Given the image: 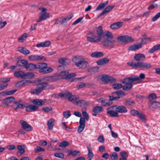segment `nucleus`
I'll list each match as a JSON object with an SVG mask.
<instances>
[{
  "instance_id": "obj_1",
  "label": "nucleus",
  "mask_w": 160,
  "mask_h": 160,
  "mask_svg": "<svg viewBox=\"0 0 160 160\" xmlns=\"http://www.w3.org/2000/svg\"><path fill=\"white\" fill-rule=\"evenodd\" d=\"M103 38L104 39L101 42L102 44L104 47L110 48H113L115 40L113 39L112 34L110 32L106 31L104 32Z\"/></svg>"
},
{
  "instance_id": "obj_2",
  "label": "nucleus",
  "mask_w": 160,
  "mask_h": 160,
  "mask_svg": "<svg viewBox=\"0 0 160 160\" xmlns=\"http://www.w3.org/2000/svg\"><path fill=\"white\" fill-rule=\"evenodd\" d=\"M127 64L129 66L137 68L148 69L152 67V66L149 63L142 62H136L133 63L132 62L128 63Z\"/></svg>"
},
{
  "instance_id": "obj_3",
  "label": "nucleus",
  "mask_w": 160,
  "mask_h": 160,
  "mask_svg": "<svg viewBox=\"0 0 160 160\" xmlns=\"http://www.w3.org/2000/svg\"><path fill=\"white\" fill-rule=\"evenodd\" d=\"M49 86V83L47 82H42L37 84L35 89L31 91V93L38 95L41 93L46 88Z\"/></svg>"
},
{
  "instance_id": "obj_4",
  "label": "nucleus",
  "mask_w": 160,
  "mask_h": 160,
  "mask_svg": "<svg viewBox=\"0 0 160 160\" xmlns=\"http://www.w3.org/2000/svg\"><path fill=\"white\" fill-rule=\"evenodd\" d=\"M36 69H39V72L43 74L50 73L52 71L53 69L51 67H48L45 63H39L36 64Z\"/></svg>"
},
{
  "instance_id": "obj_5",
  "label": "nucleus",
  "mask_w": 160,
  "mask_h": 160,
  "mask_svg": "<svg viewBox=\"0 0 160 160\" xmlns=\"http://www.w3.org/2000/svg\"><path fill=\"white\" fill-rule=\"evenodd\" d=\"M39 9L42 10L40 13V15L39 17V18L37 20V22H40L47 19L50 17V14L48 12H46L47 9L44 8H39Z\"/></svg>"
},
{
  "instance_id": "obj_6",
  "label": "nucleus",
  "mask_w": 160,
  "mask_h": 160,
  "mask_svg": "<svg viewBox=\"0 0 160 160\" xmlns=\"http://www.w3.org/2000/svg\"><path fill=\"white\" fill-rule=\"evenodd\" d=\"M122 83L123 84H126L122 87V89L124 90H129L132 86V84L131 83L129 77L124 78Z\"/></svg>"
},
{
  "instance_id": "obj_7",
  "label": "nucleus",
  "mask_w": 160,
  "mask_h": 160,
  "mask_svg": "<svg viewBox=\"0 0 160 160\" xmlns=\"http://www.w3.org/2000/svg\"><path fill=\"white\" fill-rule=\"evenodd\" d=\"M101 79L104 82V84L113 83L116 81V79L115 78L107 75H103L101 78Z\"/></svg>"
},
{
  "instance_id": "obj_8",
  "label": "nucleus",
  "mask_w": 160,
  "mask_h": 160,
  "mask_svg": "<svg viewBox=\"0 0 160 160\" xmlns=\"http://www.w3.org/2000/svg\"><path fill=\"white\" fill-rule=\"evenodd\" d=\"M58 75L62 76L61 78H62L69 79L75 77L76 75L74 73H69L67 72L62 71L58 73Z\"/></svg>"
},
{
  "instance_id": "obj_9",
  "label": "nucleus",
  "mask_w": 160,
  "mask_h": 160,
  "mask_svg": "<svg viewBox=\"0 0 160 160\" xmlns=\"http://www.w3.org/2000/svg\"><path fill=\"white\" fill-rule=\"evenodd\" d=\"M118 40L123 42H131L134 41V39L131 37L124 35L118 37L117 38Z\"/></svg>"
},
{
  "instance_id": "obj_10",
  "label": "nucleus",
  "mask_w": 160,
  "mask_h": 160,
  "mask_svg": "<svg viewBox=\"0 0 160 160\" xmlns=\"http://www.w3.org/2000/svg\"><path fill=\"white\" fill-rule=\"evenodd\" d=\"M22 102L21 100H16L13 102V104L11 105V107L17 111L18 108H24L25 106L24 104L20 103Z\"/></svg>"
},
{
  "instance_id": "obj_11",
  "label": "nucleus",
  "mask_w": 160,
  "mask_h": 160,
  "mask_svg": "<svg viewBox=\"0 0 160 160\" xmlns=\"http://www.w3.org/2000/svg\"><path fill=\"white\" fill-rule=\"evenodd\" d=\"M114 107H116V111L120 113H125L127 112V110L125 107L123 106H113L108 108V109L111 108H113Z\"/></svg>"
},
{
  "instance_id": "obj_12",
  "label": "nucleus",
  "mask_w": 160,
  "mask_h": 160,
  "mask_svg": "<svg viewBox=\"0 0 160 160\" xmlns=\"http://www.w3.org/2000/svg\"><path fill=\"white\" fill-rule=\"evenodd\" d=\"M20 123L21 124V127L24 130L29 132L31 131L32 128L31 126L28 124L27 122L23 120L20 121Z\"/></svg>"
},
{
  "instance_id": "obj_13",
  "label": "nucleus",
  "mask_w": 160,
  "mask_h": 160,
  "mask_svg": "<svg viewBox=\"0 0 160 160\" xmlns=\"http://www.w3.org/2000/svg\"><path fill=\"white\" fill-rule=\"evenodd\" d=\"M145 59V55L144 54L141 53L136 54L134 57V60L137 62L143 61Z\"/></svg>"
},
{
  "instance_id": "obj_14",
  "label": "nucleus",
  "mask_w": 160,
  "mask_h": 160,
  "mask_svg": "<svg viewBox=\"0 0 160 160\" xmlns=\"http://www.w3.org/2000/svg\"><path fill=\"white\" fill-rule=\"evenodd\" d=\"M85 121L84 118L81 117L79 121L80 125L78 129V131L79 133L81 132L84 129L85 127Z\"/></svg>"
},
{
  "instance_id": "obj_15",
  "label": "nucleus",
  "mask_w": 160,
  "mask_h": 160,
  "mask_svg": "<svg viewBox=\"0 0 160 160\" xmlns=\"http://www.w3.org/2000/svg\"><path fill=\"white\" fill-rule=\"evenodd\" d=\"M115 6V5H109L105 8L103 10L102 12L100 13L98 16V18H101L102 16L103 15H106L107 13L110 12Z\"/></svg>"
},
{
  "instance_id": "obj_16",
  "label": "nucleus",
  "mask_w": 160,
  "mask_h": 160,
  "mask_svg": "<svg viewBox=\"0 0 160 160\" xmlns=\"http://www.w3.org/2000/svg\"><path fill=\"white\" fill-rule=\"evenodd\" d=\"M73 104L78 106L82 107V106H89L90 105V103L84 100H79L73 102Z\"/></svg>"
},
{
  "instance_id": "obj_17",
  "label": "nucleus",
  "mask_w": 160,
  "mask_h": 160,
  "mask_svg": "<svg viewBox=\"0 0 160 160\" xmlns=\"http://www.w3.org/2000/svg\"><path fill=\"white\" fill-rule=\"evenodd\" d=\"M28 58L29 59L32 61H36L43 60H46V58L43 56H40L36 55H31L29 56Z\"/></svg>"
},
{
  "instance_id": "obj_18",
  "label": "nucleus",
  "mask_w": 160,
  "mask_h": 160,
  "mask_svg": "<svg viewBox=\"0 0 160 160\" xmlns=\"http://www.w3.org/2000/svg\"><path fill=\"white\" fill-rule=\"evenodd\" d=\"M160 106V103L158 102H152L150 103L149 108L151 110H154L158 108Z\"/></svg>"
},
{
  "instance_id": "obj_19",
  "label": "nucleus",
  "mask_w": 160,
  "mask_h": 160,
  "mask_svg": "<svg viewBox=\"0 0 160 160\" xmlns=\"http://www.w3.org/2000/svg\"><path fill=\"white\" fill-rule=\"evenodd\" d=\"M39 108L38 106L33 105H30L26 107V110L28 112L35 111Z\"/></svg>"
},
{
  "instance_id": "obj_20",
  "label": "nucleus",
  "mask_w": 160,
  "mask_h": 160,
  "mask_svg": "<svg viewBox=\"0 0 160 160\" xmlns=\"http://www.w3.org/2000/svg\"><path fill=\"white\" fill-rule=\"evenodd\" d=\"M109 60L108 58H104L99 59L96 62V63L98 65L101 66L106 64L109 62Z\"/></svg>"
},
{
  "instance_id": "obj_21",
  "label": "nucleus",
  "mask_w": 160,
  "mask_h": 160,
  "mask_svg": "<svg viewBox=\"0 0 160 160\" xmlns=\"http://www.w3.org/2000/svg\"><path fill=\"white\" fill-rule=\"evenodd\" d=\"M88 63L87 61H85L83 58L78 64L77 66L80 68H84L87 67Z\"/></svg>"
},
{
  "instance_id": "obj_22",
  "label": "nucleus",
  "mask_w": 160,
  "mask_h": 160,
  "mask_svg": "<svg viewBox=\"0 0 160 160\" xmlns=\"http://www.w3.org/2000/svg\"><path fill=\"white\" fill-rule=\"evenodd\" d=\"M14 75L16 77L20 78L22 79H25V77L27 76L24 72L21 71L15 72Z\"/></svg>"
},
{
  "instance_id": "obj_23",
  "label": "nucleus",
  "mask_w": 160,
  "mask_h": 160,
  "mask_svg": "<svg viewBox=\"0 0 160 160\" xmlns=\"http://www.w3.org/2000/svg\"><path fill=\"white\" fill-rule=\"evenodd\" d=\"M142 47V44L140 43L138 44H135L131 45L128 47V49L129 51H135Z\"/></svg>"
},
{
  "instance_id": "obj_24",
  "label": "nucleus",
  "mask_w": 160,
  "mask_h": 160,
  "mask_svg": "<svg viewBox=\"0 0 160 160\" xmlns=\"http://www.w3.org/2000/svg\"><path fill=\"white\" fill-rule=\"evenodd\" d=\"M15 99L13 97H10L4 99L3 101V103L8 107L9 106V103L14 101Z\"/></svg>"
},
{
  "instance_id": "obj_25",
  "label": "nucleus",
  "mask_w": 160,
  "mask_h": 160,
  "mask_svg": "<svg viewBox=\"0 0 160 160\" xmlns=\"http://www.w3.org/2000/svg\"><path fill=\"white\" fill-rule=\"evenodd\" d=\"M17 148L20 151L17 152V156H20L23 154L25 151V146L23 145H19L17 146Z\"/></svg>"
},
{
  "instance_id": "obj_26",
  "label": "nucleus",
  "mask_w": 160,
  "mask_h": 160,
  "mask_svg": "<svg viewBox=\"0 0 160 160\" xmlns=\"http://www.w3.org/2000/svg\"><path fill=\"white\" fill-rule=\"evenodd\" d=\"M104 54L102 52H101L96 51L91 53V56L92 58H98L102 57L103 56Z\"/></svg>"
},
{
  "instance_id": "obj_27",
  "label": "nucleus",
  "mask_w": 160,
  "mask_h": 160,
  "mask_svg": "<svg viewBox=\"0 0 160 160\" xmlns=\"http://www.w3.org/2000/svg\"><path fill=\"white\" fill-rule=\"evenodd\" d=\"M123 25V23L121 22H118L113 23L111 25L110 28L112 29H116L121 27Z\"/></svg>"
},
{
  "instance_id": "obj_28",
  "label": "nucleus",
  "mask_w": 160,
  "mask_h": 160,
  "mask_svg": "<svg viewBox=\"0 0 160 160\" xmlns=\"http://www.w3.org/2000/svg\"><path fill=\"white\" fill-rule=\"evenodd\" d=\"M32 102L34 105L39 106H41L44 105L45 103V102L42 99H34L32 101Z\"/></svg>"
},
{
  "instance_id": "obj_29",
  "label": "nucleus",
  "mask_w": 160,
  "mask_h": 160,
  "mask_svg": "<svg viewBox=\"0 0 160 160\" xmlns=\"http://www.w3.org/2000/svg\"><path fill=\"white\" fill-rule=\"evenodd\" d=\"M120 98L119 97H114L113 96H109V99L110 101L108 100H106V102L107 103V106H109L112 103L111 101L112 100L117 101Z\"/></svg>"
},
{
  "instance_id": "obj_30",
  "label": "nucleus",
  "mask_w": 160,
  "mask_h": 160,
  "mask_svg": "<svg viewBox=\"0 0 160 160\" xmlns=\"http://www.w3.org/2000/svg\"><path fill=\"white\" fill-rule=\"evenodd\" d=\"M27 70L32 71L36 69V64L29 63L26 64L25 68Z\"/></svg>"
},
{
  "instance_id": "obj_31",
  "label": "nucleus",
  "mask_w": 160,
  "mask_h": 160,
  "mask_svg": "<svg viewBox=\"0 0 160 160\" xmlns=\"http://www.w3.org/2000/svg\"><path fill=\"white\" fill-rule=\"evenodd\" d=\"M55 120L52 118H51L48 121L47 126L49 130H52L54 124Z\"/></svg>"
},
{
  "instance_id": "obj_32",
  "label": "nucleus",
  "mask_w": 160,
  "mask_h": 160,
  "mask_svg": "<svg viewBox=\"0 0 160 160\" xmlns=\"http://www.w3.org/2000/svg\"><path fill=\"white\" fill-rule=\"evenodd\" d=\"M71 92L67 91H65L59 93L60 97L64 98H68L70 96Z\"/></svg>"
},
{
  "instance_id": "obj_33",
  "label": "nucleus",
  "mask_w": 160,
  "mask_h": 160,
  "mask_svg": "<svg viewBox=\"0 0 160 160\" xmlns=\"http://www.w3.org/2000/svg\"><path fill=\"white\" fill-rule=\"evenodd\" d=\"M103 109L102 107L100 106L94 107L92 109V111L95 113H98L102 111Z\"/></svg>"
},
{
  "instance_id": "obj_34",
  "label": "nucleus",
  "mask_w": 160,
  "mask_h": 160,
  "mask_svg": "<svg viewBox=\"0 0 160 160\" xmlns=\"http://www.w3.org/2000/svg\"><path fill=\"white\" fill-rule=\"evenodd\" d=\"M18 51L25 55H27L30 53V51L23 47L19 48Z\"/></svg>"
},
{
  "instance_id": "obj_35",
  "label": "nucleus",
  "mask_w": 160,
  "mask_h": 160,
  "mask_svg": "<svg viewBox=\"0 0 160 160\" xmlns=\"http://www.w3.org/2000/svg\"><path fill=\"white\" fill-rule=\"evenodd\" d=\"M28 63V61L25 59H21L17 62V64L19 66H24V67L25 68L26 65Z\"/></svg>"
},
{
  "instance_id": "obj_36",
  "label": "nucleus",
  "mask_w": 160,
  "mask_h": 160,
  "mask_svg": "<svg viewBox=\"0 0 160 160\" xmlns=\"http://www.w3.org/2000/svg\"><path fill=\"white\" fill-rule=\"evenodd\" d=\"M87 148L88 150L87 159L88 160H91L93 157V154L90 146L88 147Z\"/></svg>"
},
{
  "instance_id": "obj_37",
  "label": "nucleus",
  "mask_w": 160,
  "mask_h": 160,
  "mask_svg": "<svg viewBox=\"0 0 160 160\" xmlns=\"http://www.w3.org/2000/svg\"><path fill=\"white\" fill-rule=\"evenodd\" d=\"M108 1H106L103 3H101L97 7L96 10L97 11L103 8L108 4Z\"/></svg>"
},
{
  "instance_id": "obj_38",
  "label": "nucleus",
  "mask_w": 160,
  "mask_h": 160,
  "mask_svg": "<svg viewBox=\"0 0 160 160\" xmlns=\"http://www.w3.org/2000/svg\"><path fill=\"white\" fill-rule=\"evenodd\" d=\"M83 58L80 56H76L72 58V61L75 63L77 66L78 64L81 60Z\"/></svg>"
},
{
  "instance_id": "obj_39",
  "label": "nucleus",
  "mask_w": 160,
  "mask_h": 160,
  "mask_svg": "<svg viewBox=\"0 0 160 160\" xmlns=\"http://www.w3.org/2000/svg\"><path fill=\"white\" fill-rule=\"evenodd\" d=\"M160 49V44L155 45L153 46L148 51L149 53H152Z\"/></svg>"
},
{
  "instance_id": "obj_40",
  "label": "nucleus",
  "mask_w": 160,
  "mask_h": 160,
  "mask_svg": "<svg viewBox=\"0 0 160 160\" xmlns=\"http://www.w3.org/2000/svg\"><path fill=\"white\" fill-rule=\"evenodd\" d=\"M17 91V89H14L11 91H4L2 92L1 93L3 95H12L16 91Z\"/></svg>"
},
{
  "instance_id": "obj_41",
  "label": "nucleus",
  "mask_w": 160,
  "mask_h": 160,
  "mask_svg": "<svg viewBox=\"0 0 160 160\" xmlns=\"http://www.w3.org/2000/svg\"><path fill=\"white\" fill-rule=\"evenodd\" d=\"M152 38H150L145 37L142 38L141 42H140L141 44H145L151 41Z\"/></svg>"
},
{
  "instance_id": "obj_42",
  "label": "nucleus",
  "mask_w": 160,
  "mask_h": 160,
  "mask_svg": "<svg viewBox=\"0 0 160 160\" xmlns=\"http://www.w3.org/2000/svg\"><path fill=\"white\" fill-rule=\"evenodd\" d=\"M120 155L121 157L120 158V160H127L128 155L126 152H120Z\"/></svg>"
},
{
  "instance_id": "obj_43",
  "label": "nucleus",
  "mask_w": 160,
  "mask_h": 160,
  "mask_svg": "<svg viewBox=\"0 0 160 160\" xmlns=\"http://www.w3.org/2000/svg\"><path fill=\"white\" fill-rule=\"evenodd\" d=\"M116 94L118 96L120 97V95H123V96H125L126 94L125 93L122 91V90H119L118 91L115 92H113L112 93V96H114V94Z\"/></svg>"
},
{
  "instance_id": "obj_44",
  "label": "nucleus",
  "mask_w": 160,
  "mask_h": 160,
  "mask_svg": "<svg viewBox=\"0 0 160 160\" xmlns=\"http://www.w3.org/2000/svg\"><path fill=\"white\" fill-rule=\"evenodd\" d=\"M124 104L126 106H131L134 105L135 104V102L134 101L128 99L125 101Z\"/></svg>"
},
{
  "instance_id": "obj_45",
  "label": "nucleus",
  "mask_w": 160,
  "mask_h": 160,
  "mask_svg": "<svg viewBox=\"0 0 160 160\" xmlns=\"http://www.w3.org/2000/svg\"><path fill=\"white\" fill-rule=\"evenodd\" d=\"M103 30L101 26H99L97 30L96 33L98 36H99L102 38L103 36Z\"/></svg>"
},
{
  "instance_id": "obj_46",
  "label": "nucleus",
  "mask_w": 160,
  "mask_h": 160,
  "mask_svg": "<svg viewBox=\"0 0 160 160\" xmlns=\"http://www.w3.org/2000/svg\"><path fill=\"white\" fill-rule=\"evenodd\" d=\"M107 113L112 117H118V114L116 111L115 112L112 110L108 111L107 112Z\"/></svg>"
},
{
  "instance_id": "obj_47",
  "label": "nucleus",
  "mask_w": 160,
  "mask_h": 160,
  "mask_svg": "<svg viewBox=\"0 0 160 160\" xmlns=\"http://www.w3.org/2000/svg\"><path fill=\"white\" fill-rule=\"evenodd\" d=\"M69 142L67 141H65L60 143L59 146L62 148H65L69 146Z\"/></svg>"
},
{
  "instance_id": "obj_48",
  "label": "nucleus",
  "mask_w": 160,
  "mask_h": 160,
  "mask_svg": "<svg viewBox=\"0 0 160 160\" xmlns=\"http://www.w3.org/2000/svg\"><path fill=\"white\" fill-rule=\"evenodd\" d=\"M131 83L135 81H138L140 80L139 77L137 76H131L129 77Z\"/></svg>"
},
{
  "instance_id": "obj_49",
  "label": "nucleus",
  "mask_w": 160,
  "mask_h": 160,
  "mask_svg": "<svg viewBox=\"0 0 160 160\" xmlns=\"http://www.w3.org/2000/svg\"><path fill=\"white\" fill-rule=\"evenodd\" d=\"M67 19L65 18L62 17L60 18V22L63 27H66L67 25Z\"/></svg>"
},
{
  "instance_id": "obj_50",
  "label": "nucleus",
  "mask_w": 160,
  "mask_h": 160,
  "mask_svg": "<svg viewBox=\"0 0 160 160\" xmlns=\"http://www.w3.org/2000/svg\"><path fill=\"white\" fill-rule=\"evenodd\" d=\"M45 151V149L41 147L40 146H36L34 150V152L35 153H37L41 152H44Z\"/></svg>"
},
{
  "instance_id": "obj_51",
  "label": "nucleus",
  "mask_w": 160,
  "mask_h": 160,
  "mask_svg": "<svg viewBox=\"0 0 160 160\" xmlns=\"http://www.w3.org/2000/svg\"><path fill=\"white\" fill-rule=\"evenodd\" d=\"M68 98L69 101L71 102L75 100H78L79 99L78 97H76V96L72 95L71 93L70 94V96L68 97Z\"/></svg>"
},
{
  "instance_id": "obj_52",
  "label": "nucleus",
  "mask_w": 160,
  "mask_h": 160,
  "mask_svg": "<svg viewBox=\"0 0 160 160\" xmlns=\"http://www.w3.org/2000/svg\"><path fill=\"white\" fill-rule=\"evenodd\" d=\"M27 37V34L26 33H24L18 39V41L19 42H23L24 40Z\"/></svg>"
},
{
  "instance_id": "obj_53",
  "label": "nucleus",
  "mask_w": 160,
  "mask_h": 160,
  "mask_svg": "<svg viewBox=\"0 0 160 160\" xmlns=\"http://www.w3.org/2000/svg\"><path fill=\"white\" fill-rule=\"evenodd\" d=\"M157 98L156 95L155 94L152 93L149 95L148 98L150 101L155 100Z\"/></svg>"
},
{
  "instance_id": "obj_54",
  "label": "nucleus",
  "mask_w": 160,
  "mask_h": 160,
  "mask_svg": "<svg viewBox=\"0 0 160 160\" xmlns=\"http://www.w3.org/2000/svg\"><path fill=\"white\" fill-rule=\"evenodd\" d=\"M122 85L120 84H114L112 86V87L115 89H118L122 87Z\"/></svg>"
},
{
  "instance_id": "obj_55",
  "label": "nucleus",
  "mask_w": 160,
  "mask_h": 160,
  "mask_svg": "<svg viewBox=\"0 0 160 160\" xmlns=\"http://www.w3.org/2000/svg\"><path fill=\"white\" fill-rule=\"evenodd\" d=\"M63 114L64 117L66 118H68L71 115L70 113V111L69 110H67L64 112Z\"/></svg>"
},
{
  "instance_id": "obj_56",
  "label": "nucleus",
  "mask_w": 160,
  "mask_h": 160,
  "mask_svg": "<svg viewBox=\"0 0 160 160\" xmlns=\"http://www.w3.org/2000/svg\"><path fill=\"white\" fill-rule=\"evenodd\" d=\"M110 157L112 159L115 160L117 159L118 158L117 154L116 152H113L110 155Z\"/></svg>"
},
{
  "instance_id": "obj_57",
  "label": "nucleus",
  "mask_w": 160,
  "mask_h": 160,
  "mask_svg": "<svg viewBox=\"0 0 160 160\" xmlns=\"http://www.w3.org/2000/svg\"><path fill=\"white\" fill-rule=\"evenodd\" d=\"M54 156L56 157L62 159L64 157V154L61 152L55 153Z\"/></svg>"
},
{
  "instance_id": "obj_58",
  "label": "nucleus",
  "mask_w": 160,
  "mask_h": 160,
  "mask_svg": "<svg viewBox=\"0 0 160 160\" xmlns=\"http://www.w3.org/2000/svg\"><path fill=\"white\" fill-rule=\"evenodd\" d=\"M72 156H80L81 154L80 152L78 150L72 151Z\"/></svg>"
},
{
  "instance_id": "obj_59",
  "label": "nucleus",
  "mask_w": 160,
  "mask_h": 160,
  "mask_svg": "<svg viewBox=\"0 0 160 160\" xmlns=\"http://www.w3.org/2000/svg\"><path fill=\"white\" fill-rule=\"evenodd\" d=\"M94 39L96 41V42H99L102 39V37L99 36L92 35Z\"/></svg>"
},
{
  "instance_id": "obj_60",
  "label": "nucleus",
  "mask_w": 160,
  "mask_h": 160,
  "mask_svg": "<svg viewBox=\"0 0 160 160\" xmlns=\"http://www.w3.org/2000/svg\"><path fill=\"white\" fill-rule=\"evenodd\" d=\"M137 116H138V117L139 118L142 120L144 121L145 120V115L144 114L139 112Z\"/></svg>"
},
{
  "instance_id": "obj_61",
  "label": "nucleus",
  "mask_w": 160,
  "mask_h": 160,
  "mask_svg": "<svg viewBox=\"0 0 160 160\" xmlns=\"http://www.w3.org/2000/svg\"><path fill=\"white\" fill-rule=\"evenodd\" d=\"M52 110V108L51 107H46L42 108V110L45 112H48Z\"/></svg>"
},
{
  "instance_id": "obj_62",
  "label": "nucleus",
  "mask_w": 160,
  "mask_h": 160,
  "mask_svg": "<svg viewBox=\"0 0 160 160\" xmlns=\"http://www.w3.org/2000/svg\"><path fill=\"white\" fill-rule=\"evenodd\" d=\"M98 141L101 143H103L104 142V139L102 135H100L97 139Z\"/></svg>"
},
{
  "instance_id": "obj_63",
  "label": "nucleus",
  "mask_w": 160,
  "mask_h": 160,
  "mask_svg": "<svg viewBox=\"0 0 160 160\" xmlns=\"http://www.w3.org/2000/svg\"><path fill=\"white\" fill-rule=\"evenodd\" d=\"M6 148L8 150H14L16 148V146L12 144L9 145H8Z\"/></svg>"
},
{
  "instance_id": "obj_64",
  "label": "nucleus",
  "mask_w": 160,
  "mask_h": 160,
  "mask_svg": "<svg viewBox=\"0 0 160 160\" xmlns=\"http://www.w3.org/2000/svg\"><path fill=\"white\" fill-rule=\"evenodd\" d=\"M160 17V12L158 13L152 19V21L154 22Z\"/></svg>"
}]
</instances>
